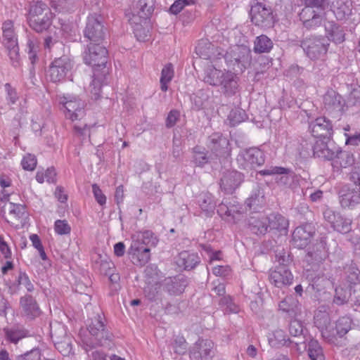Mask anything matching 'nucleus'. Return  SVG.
I'll return each mask as SVG.
<instances>
[{
  "instance_id": "50",
  "label": "nucleus",
  "mask_w": 360,
  "mask_h": 360,
  "mask_svg": "<svg viewBox=\"0 0 360 360\" xmlns=\"http://www.w3.org/2000/svg\"><path fill=\"white\" fill-rule=\"evenodd\" d=\"M130 25L134 29L135 27L143 26L147 22V20L150 18L148 15H143L141 12H136L132 8L131 12L126 14Z\"/></svg>"
},
{
  "instance_id": "55",
  "label": "nucleus",
  "mask_w": 360,
  "mask_h": 360,
  "mask_svg": "<svg viewBox=\"0 0 360 360\" xmlns=\"http://www.w3.org/2000/svg\"><path fill=\"white\" fill-rule=\"evenodd\" d=\"M264 202V196L261 195L259 191H255L246 200L245 204L250 209L253 208L256 210Z\"/></svg>"
},
{
  "instance_id": "18",
  "label": "nucleus",
  "mask_w": 360,
  "mask_h": 360,
  "mask_svg": "<svg viewBox=\"0 0 360 360\" xmlns=\"http://www.w3.org/2000/svg\"><path fill=\"white\" fill-rule=\"evenodd\" d=\"M270 283L277 288L290 285L293 281V276L286 265H279L269 273Z\"/></svg>"
},
{
  "instance_id": "44",
  "label": "nucleus",
  "mask_w": 360,
  "mask_h": 360,
  "mask_svg": "<svg viewBox=\"0 0 360 360\" xmlns=\"http://www.w3.org/2000/svg\"><path fill=\"white\" fill-rule=\"evenodd\" d=\"M345 277L350 285H356L360 283V271L356 265L351 263L345 267Z\"/></svg>"
},
{
  "instance_id": "54",
  "label": "nucleus",
  "mask_w": 360,
  "mask_h": 360,
  "mask_svg": "<svg viewBox=\"0 0 360 360\" xmlns=\"http://www.w3.org/2000/svg\"><path fill=\"white\" fill-rule=\"evenodd\" d=\"M8 52L11 65L17 68L20 65V56L18 44L5 47Z\"/></svg>"
},
{
  "instance_id": "16",
  "label": "nucleus",
  "mask_w": 360,
  "mask_h": 360,
  "mask_svg": "<svg viewBox=\"0 0 360 360\" xmlns=\"http://www.w3.org/2000/svg\"><path fill=\"white\" fill-rule=\"evenodd\" d=\"M243 181V176L240 172L235 170L224 172L220 179V188L226 194H232Z\"/></svg>"
},
{
  "instance_id": "26",
  "label": "nucleus",
  "mask_w": 360,
  "mask_h": 360,
  "mask_svg": "<svg viewBox=\"0 0 360 360\" xmlns=\"http://www.w3.org/2000/svg\"><path fill=\"white\" fill-rule=\"evenodd\" d=\"M198 204L206 217H211L214 212L217 202L214 197L209 192H202L198 196Z\"/></svg>"
},
{
  "instance_id": "3",
  "label": "nucleus",
  "mask_w": 360,
  "mask_h": 360,
  "mask_svg": "<svg viewBox=\"0 0 360 360\" xmlns=\"http://www.w3.org/2000/svg\"><path fill=\"white\" fill-rule=\"evenodd\" d=\"M329 45L328 39L321 36L307 37L301 42L306 56L312 60H323Z\"/></svg>"
},
{
  "instance_id": "42",
  "label": "nucleus",
  "mask_w": 360,
  "mask_h": 360,
  "mask_svg": "<svg viewBox=\"0 0 360 360\" xmlns=\"http://www.w3.org/2000/svg\"><path fill=\"white\" fill-rule=\"evenodd\" d=\"M328 4H330L331 8L334 13L339 15V18H342L349 13V0H328Z\"/></svg>"
},
{
  "instance_id": "63",
  "label": "nucleus",
  "mask_w": 360,
  "mask_h": 360,
  "mask_svg": "<svg viewBox=\"0 0 360 360\" xmlns=\"http://www.w3.org/2000/svg\"><path fill=\"white\" fill-rule=\"evenodd\" d=\"M245 112L240 109L232 110L229 115V120L232 126H235L244 120Z\"/></svg>"
},
{
  "instance_id": "57",
  "label": "nucleus",
  "mask_w": 360,
  "mask_h": 360,
  "mask_svg": "<svg viewBox=\"0 0 360 360\" xmlns=\"http://www.w3.org/2000/svg\"><path fill=\"white\" fill-rule=\"evenodd\" d=\"M349 295V291L345 290L342 287H338L335 288L333 302L338 305H342L348 301Z\"/></svg>"
},
{
  "instance_id": "34",
  "label": "nucleus",
  "mask_w": 360,
  "mask_h": 360,
  "mask_svg": "<svg viewBox=\"0 0 360 360\" xmlns=\"http://www.w3.org/2000/svg\"><path fill=\"white\" fill-rule=\"evenodd\" d=\"M177 264L186 270L194 269L200 262V258L197 253L184 251L179 253Z\"/></svg>"
},
{
  "instance_id": "12",
  "label": "nucleus",
  "mask_w": 360,
  "mask_h": 360,
  "mask_svg": "<svg viewBox=\"0 0 360 360\" xmlns=\"http://www.w3.org/2000/svg\"><path fill=\"white\" fill-rule=\"evenodd\" d=\"M67 119L72 121L81 119L84 115V102L77 97H64L60 102Z\"/></svg>"
},
{
  "instance_id": "15",
  "label": "nucleus",
  "mask_w": 360,
  "mask_h": 360,
  "mask_svg": "<svg viewBox=\"0 0 360 360\" xmlns=\"http://www.w3.org/2000/svg\"><path fill=\"white\" fill-rule=\"evenodd\" d=\"M229 140L220 133H214L207 140V146L214 158H220L229 153Z\"/></svg>"
},
{
  "instance_id": "61",
  "label": "nucleus",
  "mask_w": 360,
  "mask_h": 360,
  "mask_svg": "<svg viewBox=\"0 0 360 360\" xmlns=\"http://www.w3.org/2000/svg\"><path fill=\"white\" fill-rule=\"evenodd\" d=\"M173 349L175 353L182 355L187 349V342L184 337H176L173 343Z\"/></svg>"
},
{
  "instance_id": "8",
  "label": "nucleus",
  "mask_w": 360,
  "mask_h": 360,
  "mask_svg": "<svg viewBox=\"0 0 360 360\" xmlns=\"http://www.w3.org/2000/svg\"><path fill=\"white\" fill-rule=\"evenodd\" d=\"M351 180L354 187L345 186L339 192L340 202L344 208H352L360 203V181L354 179V172Z\"/></svg>"
},
{
  "instance_id": "19",
  "label": "nucleus",
  "mask_w": 360,
  "mask_h": 360,
  "mask_svg": "<svg viewBox=\"0 0 360 360\" xmlns=\"http://www.w3.org/2000/svg\"><path fill=\"white\" fill-rule=\"evenodd\" d=\"M214 342L207 339H199L189 351L191 359H207L213 356Z\"/></svg>"
},
{
  "instance_id": "62",
  "label": "nucleus",
  "mask_w": 360,
  "mask_h": 360,
  "mask_svg": "<svg viewBox=\"0 0 360 360\" xmlns=\"http://www.w3.org/2000/svg\"><path fill=\"white\" fill-rule=\"evenodd\" d=\"M37 158L34 155L27 154L22 160L21 165L25 170L33 171L37 166Z\"/></svg>"
},
{
  "instance_id": "46",
  "label": "nucleus",
  "mask_w": 360,
  "mask_h": 360,
  "mask_svg": "<svg viewBox=\"0 0 360 360\" xmlns=\"http://www.w3.org/2000/svg\"><path fill=\"white\" fill-rule=\"evenodd\" d=\"M213 155H207L205 148L200 146L193 148V162L196 166L203 167L210 160L213 159Z\"/></svg>"
},
{
  "instance_id": "38",
  "label": "nucleus",
  "mask_w": 360,
  "mask_h": 360,
  "mask_svg": "<svg viewBox=\"0 0 360 360\" xmlns=\"http://www.w3.org/2000/svg\"><path fill=\"white\" fill-rule=\"evenodd\" d=\"M272 40L265 34L257 37L254 41L253 51L255 53H267L273 49Z\"/></svg>"
},
{
  "instance_id": "48",
  "label": "nucleus",
  "mask_w": 360,
  "mask_h": 360,
  "mask_svg": "<svg viewBox=\"0 0 360 360\" xmlns=\"http://www.w3.org/2000/svg\"><path fill=\"white\" fill-rule=\"evenodd\" d=\"M174 68L171 63H168L162 68L160 77V89L162 91L165 92L167 91V84L174 77Z\"/></svg>"
},
{
  "instance_id": "56",
  "label": "nucleus",
  "mask_w": 360,
  "mask_h": 360,
  "mask_svg": "<svg viewBox=\"0 0 360 360\" xmlns=\"http://www.w3.org/2000/svg\"><path fill=\"white\" fill-rule=\"evenodd\" d=\"M327 39L328 41L331 40L336 44L341 43L345 39V34L340 27L335 25L332 26L331 30L328 32Z\"/></svg>"
},
{
  "instance_id": "64",
  "label": "nucleus",
  "mask_w": 360,
  "mask_h": 360,
  "mask_svg": "<svg viewBox=\"0 0 360 360\" xmlns=\"http://www.w3.org/2000/svg\"><path fill=\"white\" fill-rule=\"evenodd\" d=\"M289 333L292 337H300L303 333V326L301 321L295 319L290 321Z\"/></svg>"
},
{
  "instance_id": "9",
  "label": "nucleus",
  "mask_w": 360,
  "mask_h": 360,
  "mask_svg": "<svg viewBox=\"0 0 360 360\" xmlns=\"http://www.w3.org/2000/svg\"><path fill=\"white\" fill-rule=\"evenodd\" d=\"M84 36L92 43H101L103 41L105 30L99 17L96 15H91L88 17Z\"/></svg>"
},
{
  "instance_id": "35",
  "label": "nucleus",
  "mask_w": 360,
  "mask_h": 360,
  "mask_svg": "<svg viewBox=\"0 0 360 360\" xmlns=\"http://www.w3.org/2000/svg\"><path fill=\"white\" fill-rule=\"evenodd\" d=\"M50 13L51 12L46 4L42 1H33L30 4L27 20L28 21L36 18V17H41L43 15H49Z\"/></svg>"
},
{
  "instance_id": "31",
  "label": "nucleus",
  "mask_w": 360,
  "mask_h": 360,
  "mask_svg": "<svg viewBox=\"0 0 360 360\" xmlns=\"http://www.w3.org/2000/svg\"><path fill=\"white\" fill-rule=\"evenodd\" d=\"M2 43L4 47L18 44L17 35L14 30L13 21L6 20L2 25Z\"/></svg>"
},
{
  "instance_id": "6",
  "label": "nucleus",
  "mask_w": 360,
  "mask_h": 360,
  "mask_svg": "<svg viewBox=\"0 0 360 360\" xmlns=\"http://www.w3.org/2000/svg\"><path fill=\"white\" fill-rule=\"evenodd\" d=\"M51 336L56 349L65 356L72 353V338L67 335L65 327L60 323L51 325Z\"/></svg>"
},
{
  "instance_id": "37",
  "label": "nucleus",
  "mask_w": 360,
  "mask_h": 360,
  "mask_svg": "<svg viewBox=\"0 0 360 360\" xmlns=\"http://www.w3.org/2000/svg\"><path fill=\"white\" fill-rule=\"evenodd\" d=\"M224 70H219L212 65H209L205 70L203 81L211 86H219Z\"/></svg>"
},
{
  "instance_id": "52",
  "label": "nucleus",
  "mask_w": 360,
  "mask_h": 360,
  "mask_svg": "<svg viewBox=\"0 0 360 360\" xmlns=\"http://www.w3.org/2000/svg\"><path fill=\"white\" fill-rule=\"evenodd\" d=\"M219 305L226 313H237L238 311V306L233 302L229 295H225L218 301Z\"/></svg>"
},
{
  "instance_id": "36",
  "label": "nucleus",
  "mask_w": 360,
  "mask_h": 360,
  "mask_svg": "<svg viewBox=\"0 0 360 360\" xmlns=\"http://www.w3.org/2000/svg\"><path fill=\"white\" fill-rule=\"evenodd\" d=\"M352 320L348 316L340 318L335 323V326H333L332 333L333 340L337 336L343 337L352 328Z\"/></svg>"
},
{
  "instance_id": "51",
  "label": "nucleus",
  "mask_w": 360,
  "mask_h": 360,
  "mask_svg": "<svg viewBox=\"0 0 360 360\" xmlns=\"http://www.w3.org/2000/svg\"><path fill=\"white\" fill-rule=\"evenodd\" d=\"M56 172L53 167L48 168L46 171H38L36 174V180L39 184L45 181L48 183H55L56 181Z\"/></svg>"
},
{
  "instance_id": "11",
  "label": "nucleus",
  "mask_w": 360,
  "mask_h": 360,
  "mask_svg": "<svg viewBox=\"0 0 360 360\" xmlns=\"http://www.w3.org/2000/svg\"><path fill=\"white\" fill-rule=\"evenodd\" d=\"M323 217L333 229L338 233L346 234L352 231V219L339 212L328 208L323 212Z\"/></svg>"
},
{
  "instance_id": "17",
  "label": "nucleus",
  "mask_w": 360,
  "mask_h": 360,
  "mask_svg": "<svg viewBox=\"0 0 360 360\" xmlns=\"http://www.w3.org/2000/svg\"><path fill=\"white\" fill-rule=\"evenodd\" d=\"M314 233V228L311 224L297 227L292 234V245L299 249L304 248L310 243Z\"/></svg>"
},
{
  "instance_id": "47",
  "label": "nucleus",
  "mask_w": 360,
  "mask_h": 360,
  "mask_svg": "<svg viewBox=\"0 0 360 360\" xmlns=\"http://www.w3.org/2000/svg\"><path fill=\"white\" fill-rule=\"evenodd\" d=\"M307 347L308 354L311 360H325L322 347L317 340L311 339Z\"/></svg>"
},
{
  "instance_id": "41",
  "label": "nucleus",
  "mask_w": 360,
  "mask_h": 360,
  "mask_svg": "<svg viewBox=\"0 0 360 360\" xmlns=\"http://www.w3.org/2000/svg\"><path fill=\"white\" fill-rule=\"evenodd\" d=\"M155 0H134L133 8L143 15L151 16L154 11Z\"/></svg>"
},
{
  "instance_id": "13",
  "label": "nucleus",
  "mask_w": 360,
  "mask_h": 360,
  "mask_svg": "<svg viewBox=\"0 0 360 360\" xmlns=\"http://www.w3.org/2000/svg\"><path fill=\"white\" fill-rule=\"evenodd\" d=\"M324 107L330 113L339 115L344 111L345 101L341 95L333 89L328 90L323 95Z\"/></svg>"
},
{
  "instance_id": "7",
  "label": "nucleus",
  "mask_w": 360,
  "mask_h": 360,
  "mask_svg": "<svg viewBox=\"0 0 360 360\" xmlns=\"http://www.w3.org/2000/svg\"><path fill=\"white\" fill-rule=\"evenodd\" d=\"M107 49L101 43L90 42L84 53V63L93 67H104L107 63Z\"/></svg>"
},
{
  "instance_id": "27",
  "label": "nucleus",
  "mask_w": 360,
  "mask_h": 360,
  "mask_svg": "<svg viewBox=\"0 0 360 360\" xmlns=\"http://www.w3.org/2000/svg\"><path fill=\"white\" fill-rule=\"evenodd\" d=\"M354 161L355 158L351 152L339 150L338 148L334 159L332 160V166L339 170L342 167L346 168L353 165Z\"/></svg>"
},
{
  "instance_id": "58",
  "label": "nucleus",
  "mask_w": 360,
  "mask_h": 360,
  "mask_svg": "<svg viewBox=\"0 0 360 360\" xmlns=\"http://www.w3.org/2000/svg\"><path fill=\"white\" fill-rule=\"evenodd\" d=\"M101 86L102 84L100 78L94 75L89 86V90L94 99H98L100 97Z\"/></svg>"
},
{
  "instance_id": "22",
  "label": "nucleus",
  "mask_w": 360,
  "mask_h": 360,
  "mask_svg": "<svg viewBox=\"0 0 360 360\" xmlns=\"http://www.w3.org/2000/svg\"><path fill=\"white\" fill-rule=\"evenodd\" d=\"M326 140L320 139L316 141L313 147L314 155L323 160H332L338 148Z\"/></svg>"
},
{
  "instance_id": "10",
  "label": "nucleus",
  "mask_w": 360,
  "mask_h": 360,
  "mask_svg": "<svg viewBox=\"0 0 360 360\" xmlns=\"http://www.w3.org/2000/svg\"><path fill=\"white\" fill-rule=\"evenodd\" d=\"M237 161L243 169L254 168L264 163V154L258 148H250L240 152Z\"/></svg>"
},
{
  "instance_id": "32",
  "label": "nucleus",
  "mask_w": 360,
  "mask_h": 360,
  "mask_svg": "<svg viewBox=\"0 0 360 360\" xmlns=\"http://www.w3.org/2000/svg\"><path fill=\"white\" fill-rule=\"evenodd\" d=\"M5 338L11 343L17 344L28 335V331L20 326H13L4 328Z\"/></svg>"
},
{
  "instance_id": "28",
  "label": "nucleus",
  "mask_w": 360,
  "mask_h": 360,
  "mask_svg": "<svg viewBox=\"0 0 360 360\" xmlns=\"http://www.w3.org/2000/svg\"><path fill=\"white\" fill-rule=\"evenodd\" d=\"M269 344L271 347L279 348L283 346H290V344L295 343L296 345L303 342H295L291 340L283 330L278 329L270 333L268 336Z\"/></svg>"
},
{
  "instance_id": "4",
  "label": "nucleus",
  "mask_w": 360,
  "mask_h": 360,
  "mask_svg": "<svg viewBox=\"0 0 360 360\" xmlns=\"http://www.w3.org/2000/svg\"><path fill=\"white\" fill-rule=\"evenodd\" d=\"M74 66L73 61L65 55L56 58L51 63L47 76L53 82H61L71 75Z\"/></svg>"
},
{
  "instance_id": "20",
  "label": "nucleus",
  "mask_w": 360,
  "mask_h": 360,
  "mask_svg": "<svg viewBox=\"0 0 360 360\" xmlns=\"http://www.w3.org/2000/svg\"><path fill=\"white\" fill-rule=\"evenodd\" d=\"M328 256L326 237H321L308 251L307 260L309 262L319 264L324 261Z\"/></svg>"
},
{
  "instance_id": "49",
  "label": "nucleus",
  "mask_w": 360,
  "mask_h": 360,
  "mask_svg": "<svg viewBox=\"0 0 360 360\" xmlns=\"http://www.w3.org/2000/svg\"><path fill=\"white\" fill-rule=\"evenodd\" d=\"M214 46L207 40H201L195 47V53L200 58L209 60L212 57Z\"/></svg>"
},
{
  "instance_id": "30",
  "label": "nucleus",
  "mask_w": 360,
  "mask_h": 360,
  "mask_svg": "<svg viewBox=\"0 0 360 360\" xmlns=\"http://www.w3.org/2000/svg\"><path fill=\"white\" fill-rule=\"evenodd\" d=\"M279 309L286 312L290 316L295 317L301 313V304L298 300L292 296H287L280 302L278 304Z\"/></svg>"
},
{
  "instance_id": "53",
  "label": "nucleus",
  "mask_w": 360,
  "mask_h": 360,
  "mask_svg": "<svg viewBox=\"0 0 360 360\" xmlns=\"http://www.w3.org/2000/svg\"><path fill=\"white\" fill-rule=\"evenodd\" d=\"M8 212L11 217L16 220L24 218L25 215V207L21 204L9 202Z\"/></svg>"
},
{
  "instance_id": "2",
  "label": "nucleus",
  "mask_w": 360,
  "mask_h": 360,
  "mask_svg": "<svg viewBox=\"0 0 360 360\" xmlns=\"http://www.w3.org/2000/svg\"><path fill=\"white\" fill-rule=\"evenodd\" d=\"M224 59L229 68L236 71L243 72L251 63V51L244 45L235 46L226 53Z\"/></svg>"
},
{
  "instance_id": "45",
  "label": "nucleus",
  "mask_w": 360,
  "mask_h": 360,
  "mask_svg": "<svg viewBox=\"0 0 360 360\" xmlns=\"http://www.w3.org/2000/svg\"><path fill=\"white\" fill-rule=\"evenodd\" d=\"M250 231L257 235H264L266 233L269 225L268 217L262 219H252L250 222Z\"/></svg>"
},
{
  "instance_id": "33",
  "label": "nucleus",
  "mask_w": 360,
  "mask_h": 360,
  "mask_svg": "<svg viewBox=\"0 0 360 360\" xmlns=\"http://www.w3.org/2000/svg\"><path fill=\"white\" fill-rule=\"evenodd\" d=\"M236 202L235 200H233V202H231L228 199H224L218 206L217 213L221 217L235 219L236 215L240 212V205L236 204Z\"/></svg>"
},
{
  "instance_id": "60",
  "label": "nucleus",
  "mask_w": 360,
  "mask_h": 360,
  "mask_svg": "<svg viewBox=\"0 0 360 360\" xmlns=\"http://www.w3.org/2000/svg\"><path fill=\"white\" fill-rule=\"evenodd\" d=\"M200 247L201 248L202 250L205 251L207 254L210 263L213 262L214 261L220 260L221 259V252L219 250L214 251L210 245L200 244Z\"/></svg>"
},
{
  "instance_id": "43",
  "label": "nucleus",
  "mask_w": 360,
  "mask_h": 360,
  "mask_svg": "<svg viewBox=\"0 0 360 360\" xmlns=\"http://www.w3.org/2000/svg\"><path fill=\"white\" fill-rule=\"evenodd\" d=\"M186 286V281L184 278H170L166 283V289L171 295H179L184 291Z\"/></svg>"
},
{
  "instance_id": "5",
  "label": "nucleus",
  "mask_w": 360,
  "mask_h": 360,
  "mask_svg": "<svg viewBox=\"0 0 360 360\" xmlns=\"http://www.w3.org/2000/svg\"><path fill=\"white\" fill-rule=\"evenodd\" d=\"M250 15L251 21L256 26L262 28H269L274 24V16L271 8L262 3L253 2Z\"/></svg>"
},
{
  "instance_id": "29",
  "label": "nucleus",
  "mask_w": 360,
  "mask_h": 360,
  "mask_svg": "<svg viewBox=\"0 0 360 360\" xmlns=\"http://www.w3.org/2000/svg\"><path fill=\"white\" fill-rule=\"evenodd\" d=\"M219 86H221L224 93L228 96L233 95L238 87V77L231 71L224 70L223 77Z\"/></svg>"
},
{
  "instance_id": "1",
  "label": "nucleus",
  "mask_w": 360,
  "mask_h": 360,
  "mask_svg": "<svg viewBox=\"0 0 360 360\" xmlns=\"http://www.w3.org/2000/svg\"><path fill=\"white\" fill-rule=\"evenodd\" d=\"M158 239L150 231H145L134 234L128 255L134 264L143 266L150 259V247L158 243Z\"/></svg>"
},
{
  "instance_id": "39",
  "label": "nucleus",
  "mask_w": 360,
  "mask_h": 360,
  "mask_svg": "<svg viewBox=\"0 0 360 360\" xmlns=\"http://www.w3.org/2000/svg\"><path fill=\"white\" fill-rule=\"evenodd\" d=\"M51 15H43L41 17H36L27 21L30 27L37 32H42L49 28L52 23Z\"/></svg>"
},
{
  "instance_id": "24",
  "label": "nucleus",
  "mask_w": 360,
  "mask_h": 360,
  "mask_svg": "<svg viewBox=\"0 0 360 360\" xmlns=\"http://www.w3.org/2000/svg\"><path fill=\"white\" fill-rule=\"evenodd\" d=\"M88 330L89 333L95 338L96 340V345L101 344L103 340H106L109 338V333L105 330L102 318L99 315L91 321L88 326Z\"/></svg>"
},
{
  "instance_id": "14",
  "label": "nucleus",
  "mask_w": 360,
  "mask_h": 360,
  "mask_svg": "<svg viewBox=\"0 0 360 360\" xmlns=\"http://www.w3.org/2000/svg\"><path fill=\"white\" fill-rule=\"evenodd\" d=\"M309 130L315 138L328 141L333 134V126L329 120L320 117L309 122Z\"/></svg>"
},
{
  "instance_id": "40",
  "label": "nucleus",
  "mask_w": 360,
  "mask_h": 360,
  "mask_svg": "<svg viewBox=\"0 0 360 360\" xmlns=\"http://www.w3.org/2000/svg\"><path fill=\"white\" fill-rule=\"evenodd\" d=\"M288 221L280 214H272L268 217V225L270 230L286 232Z\"/></svg>"
},
{
  "instance_id": "21",
  "label": "nucleus",
  "mask_w": 360,
  "mask_h": 360,
  "mask_svg": "<svg viewBox=\"0 0 360 360\" xmlns=\"http://www.w3.org/2000/svg\"><path fill=\"white\" fill-rule=\"evenodd\" d=\"M314 325L318 328L322 337L328 342L333 341L332 328L330 316L325 311H318L314 315Z\"/></svg>"
},
{
  "instance_id": "25",
  "label": "nucleus",
  "mask_w": 360,
  "mask_h": 360,
  "mask_svg": "<svg viewBox=\"0 0 360 360\" xmlns=\"http://www.w3.org/2000/svg\"><path fill=\"white\" fill-rule=\"evenodd\" d=\"M300 18L302 21L303 25L307 28L315 27L319 25L322 21L320 13L307 6H304L300 12Z\"/></svg>"
},
{
  "instance_id": "59",
  "label": "nucleus",
  "mask_w": 360,
  "mask_h": 360,
  "mask_svg": "<svg viewBox=\"0 0 360 360\" xmlns=\"http://www.w3.org/2000/svg\"><path fill=\"white\" fill-rule=\"evenodd\" d=\"M54 230L58 235H67L71 231V227L66 220L58 219L54 223Z\"/></svg>"
},
{
  "instance_id": "23",
  "label": "nucleus",
  "mask_w": 360,
  "mask_h": 360,
  "mask_svg": "<svg viewBox=\"0 0 360 360\" xmlns=\"http://www.w3.org/2000/svg\"><path fill=\"white\" fill-rule=\"evenodd\" d=\"M20 305L22 310V315L27 319L32 320L41 314L36 300L31 295H25L20 297Z\"/></svg>"
}]
</instances>
